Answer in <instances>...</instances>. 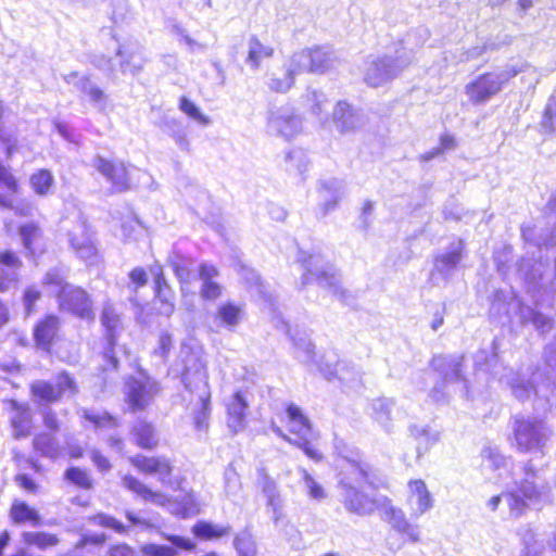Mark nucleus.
I'll list each match as a JSON object with an SVG mask.
<instances>
[{
	"instance_id": "nucleus-25",
	"label": "nucleus",
	"mask_w": 556,
	"mask_h": 556,
	"mask_svg": "<svg viewBox=\"0 0 556 556\" xmlns=\"http://www.w3.org/2000/svg\"><path fill=\"white\" fill-rule=\"evenodd\" d=\"M60 327L61 320L55 315H47L43 319L39 320L34 329L36 345L41 350L49 351Z\"/></svg>"
},
{
	"instance_id": "nucleus-20",
	"label": "nucleus",
	"mask_w": 556,
	"mask_h": 556,
	"mask_svg": "<svg viewBox=\"0 0 556 556\" xmlns=\"http://www.w3.org/2000/svg\"><path fill=\"white\" fill-rule=\"evenodd\" d=\"M22 265V260L15 252H0V293L17 288L20 282L18 270Z\"/></svg>"
},
{
	"instance_id": "nucleus-35",
	"label": "nucleus",
	"mask_w": 556,
	"mask_h": 556,
	"mask_svg": "<svg viewBox=\"0 0 556 556\" xmlns=\"http://www.w3.org/2000/svg\"><path fill=\"white\" fill-rule=\"evenodd\" d=\"M482 463L481 467L484 472L488 471H506L508 467V460L504 455L501 454L495 446H484L481 452ZM502 472H498V477Z\"/></svg>"
},
{
	"instance_id": "nucleus-11",
	"label": "nucleus",
	"mask_w": 556,
	"mask_h": 556,
	"mask_svg": "<svg viewBox=\"0 0 556 556\" xmlns=\"http://www.w3.org/2000/svg\"><path fill=\"white\" fill-rule=\"evenodd\" d=\"M378 510L380 511L381 519L388 522L397 533L406 536L409 542L417 543L420 541L418 526L413 525L404 511L394 506L389 497L381 496V504Z\"/></svg>"
},
{
	"instance_id": "nucleus-27",
	"label": "nucleus",
	"mask_w": 556,
	"mask_h": 556,
	"mask_svg": "<svg viewBox=\"0 0 556 556\" xmlns=\"http://www.w3.org/2000/svg\"><path fill=\"white\" fill-rule=\"evenodd\" d=\"M296 358L311 369L318 370L325 364V358L316 359L315 345L305 332H296L291 337Z\"/></svg>"
},
{
	"instance_id": "nucleus-8",
	"label": "nucleus",
	"mask_w": 556,
	"mask_h": 556,
	"mask_svg": "<svg viewBox=\"0 0 556 556\" xmlns=\"http://www.w3.org/2000/svg\"><path fill=\"white\" fill-rule=\"evenodd\" d=\"M287 416L289 431L296 437L294 445L301 448L311 459L319 462L323 455L312 444L318 439V433L312 428L308 418L294 404H290L287 407Z\"/></svg>"
},
{
	"instance_id": "nucleus-40",
	"label": "nucleus",
	"mask_w": 556,
	"mask_h": 556,
	"mask_svg": "<svg viewBox=\"0 0 556 556\" xmlns=\"http://www.w3.org/2000/svg\"><path fill=\"white\" fill-rule=\"evenodd\" d=\"M20 236L24 248L29 254H35L42 249V233L39 227L33 223L21 226Z\"/></svg>"
},
{
	"instance_id": "nucleus-63",
	"label": "nucleus",
	"mask_w": 556,
	"mask_h": 556,
	"mask_svg": "<svg viewBox=\"0 0 556 556\" xmlns=\"http://www.w3.org/2000/svg\"><path fill=\"white\" fill-rule=\"evenodd\" d=\"M41 298V292L36 286H28L23 293V304L25 307L26 316H29L35 311V304Z\"/></svg>"
},
{
	"instance_id": "nucleus-64",
	"label": "nucleus",
	"mask_w": 556,
	"mask_h": 556,
	"mask_svg": "<svg viewBox=\"0 0 556 556\" xmlns=\"http://www.w3.org/2000/svg\"><path fill=\"white\" fill-rule=\"evenodd\" d=\"M541 125L546 132L556 131V102L546 105Z\"/></svg>"
},
{
	"instance_id": "nucleus-50",
	"label": "nucleus",
	"mask_w": 556,
	"mask_h": 556,
	"mask_svg": "<svg viewBox=\"0 0 556 556\" xmlns=\"http://www.w3.org/2000/svg\"><path fill=\"white\" fill-rule=\"evenodd\" d=\"M165 127L166 132L175 141L178 148L188 152L190 150V142L181 123L172 118L166 122Z\"/></svg>"
},
{
	"instance_id": "nucleus-18",
	"label": "nucleus",
	"mask_w": 556,
	"mask_h": 556,
	"mask_svg": "<svg viewBox=\"0 0 556 556\" xmlns=\"http://www.w3.org/2000/svg\"><path fill=\"white\" fill-rule=\"evenodd\" d=\"M249 404L248 391H238L227 400V426L231 432L238 433L244 429Z\"/></svg>"
},
{
	"instance_id": "nucleus-55",
	"label": "nucleus",
	"mask_w": 556,
	"mask_h": 556,
	"mask_svg": "<svg viewBox=\"0 0 556 556\" xmlns=\"http://www.w3.org/2000/svg\"><path fill=\"white\" fill-rule=\"evenodd\" d=\"M54 386L56 389V392L59 393L60 400L62 397H70L74 396L77 391V384L75 380L66 372H61L54 378Z\"/></svg>"
},
{
	"instance_id": "nucleus-28",
	"label": "nucleus",
	"mask_w": 556,
	"mask_h": 556,
	"mask_svg": "<svg viewBox=\"0 0 556 556\" xmlns=\"http://www.w3.org/2000/svg\"><path fill=\"white\" fill-rule=\"evenodd\" d=\"M101 324L105 329L106 340L110 346L115 344L117 334L123 329L122 314L116 306L109 300L104 302L101 313Z\"/></svg>"
},
{
	"instance_id": "nucleus-37",
	"label": "nucleus",
	"mask_w": 556,
	"mask_h": 556,
	"mask_svg": "<svg viewBox=\"0 0 556 556\" xmlns=\"http://www.w3.org/2000/svg\"><path fill=\"white\" fill-rule=\"evenodd\" d=\"M410 433L416 440L418 457L427 453L440 440V433L429 427L413 426Z\"/></svg>"
},
{
	"instance_id": "nucleus-7",
	"label": "nucleus",
	"mask_w": 556,
	"mask_h": 556,
	"mask_svg": "<svg viewBox=\"0 0 556 556\" xmlns=\"http://www.w3.org/2000/svg\"><path fill=\"white\" fill-rule=\"evenodd\" d=\"M518 74L515 68L497 73H484L477 76L464 87V92L472 105H482L498 94L504 86Z\"/></svg>"
},
{
	"instance_id": "nucleus-30",
	"label": "nucleus",
	"mask_w": 556,
	"mask_h": 556,
	"mask_svg": "<svg viewBox=\"0 0 556 556\" xmlns=\"http://www.w3.org/2000/svg\"><path fill=\"white\" fill-rule=\"evenodd\" d=\"M218 270L210 264H202L200 266L199 278L202 281L201 296L206 300H215L222 293L220 286L214 280L217 277Z\"/></svg>"
},
{
	"instance_id": "nucleus-13",
	"label": "nucleus",
	"mask_w": 556,
	"mask_h": 556,
	"mask_svg": "<svg viewBox=\"0 0 556 556\" xmlns=\"http://www.w3.org/2000/svg\"><path fill=\"white\" fill-rule=\"evenodd\" d=\"M61 311L68 312L78 318L94 319L93 304L89 294L81 288L71 286L58 300Z\"/></svg>"
},
{
	"instance_id": "nucleus-48",
	"label": "nucleus",
	"mask_w": 556,
	"mask_h": 556,
	"mask_svg": "<svg viewBox=\"0 0 556 556\" xmlns=\"http://www.w3.org/2000/svg\"><path fill=\"white\" fill-rule=\"evenodd\" d=\"M518 534L523 545L520 556H539L541 554L542 546L535 540V533L530 526L522 527Z\"/></svg>"
},
{
	"instance_id": "nucleus-57",
	"label": "nucleus",
	"mask_w": 556,
	"mask_h": 556,
	"mask_svg": "<svg viewBox=\"0 0 556 556\" xmlns=\"http://www.w3.org/2000/svg\"><path fill=\"white\" fill-rule=\"evenodd\" d=\"M241 308L230 303L223 304L218 307L217 317L228 327H235L241 319Z\"/></svg>"
},
{
	"instance_id": "nucleus-32",
	"label": "nucleus",
	"mask_w": 556,
	"mask_h": 556,
	"mask_svg": "<svg viewBox=\"0 0 556 556\" xmlns=\"http://www.w3.org/2000/svg\"><path fill=\"white\" fill-rule=\"evenodd\" d=\"M394 401L388 397H379L371 402V416L388 432L392 431V412Z\"/></svg>"
},
{
	"instance_id": "nucleus-39",
	"label": "nucleus",
	"mask_w": 556,
	"mask_h": 556,
	"mask_svg": "<svg viewBox=\"0 0 556 556\" xmlns=\"http://www.w3.org/2000/svg\"><path fill=\"white\" fill-rule=\"evenodd\" d=\"M9 109L0 100V141L7 146V154L11 156L16 151L17 136L12 126L7 124Z\"/></svg>"
},
{
	"instance_id": "nucleus-49",
	"label": "nucleus",
	"mask_w": 556,
	"mask_h": 556,
	"mask_svg": "<svg viewBox=\"0 0 556 556\" xmlns=\"http://www.w3.org/2000/svg\"><path fill=\"white\" fill-rule=\"evenodd\" d=\"M29 182L36 194L45 197L50 192L54 178L49 170L39 169L30 176Z\"/></svg>"
},
{
	"instance_id": "nucleus-5",
	"label": "nucleus",
	"mask_w": 556,
	"mask_h": 556,
	"mask_svg": "<svg viewBox=\"0 0 556 556\" xmlns=\"http://www.w3.org/2000/svg\"><path fill=\"white\" fill-rule=\"evenodd\" d=\"M299 262L304 269L302 275L303 286L317 282L320 287L328 289L341 302H349L350 294L341 287L339 274L332 265L325 261L320 253L306 254L301 252Z\"/></svg>"
},
{
	"instance_id": "nucleus-21",
	"label": "nucleus",
	"mask_w": 556,
	"mask_h": 556,
	"mask_svg": "<svg viewBox=\"0 0 556 556\" xmlns=\"http://www.w3.org/2000/svg\"><path fill=\"white\" fill-rule=\"evenodd\" d=\"M542 379L541 372L533 374V378L531 382L525 383L519 378L508 379L507 383L510 384L513 393L519 400H525L530 396L533 392L536 396L547 399L548 395L553 392L554 383L549 379H544L539 383V380Z\"/></svg>"
},
{
	"instance_id": "nucleus-61",
	"label": "nucleus",
	"mask_w": 556,
	"mask_h": 556,
	"mask_svg": "<svg viewBox=\"0 0 556 556\" xmlns=\"http://www.w3.org/2000/svg\"><path fill=\"white\" fill-rule=\"evenodd\" d=\"M287 169L296 170L299 174H303L307 168V159L303 151L293 150L286 156Z\"/></svg>"
},
{
	"instance_id": "nucleus-4",
	"label": "nucleus",
	"mask_w": 556,
	"mask_h": 556,
	"mask_svg": "<svg viewBox=\"0 0 556 556\" xmlns=\"http://www.w3.org/2000/svg\"><path fill=\"white\" fill-rule=\"evenodd\" d=\"M185 388L194 394L200 408L194 416V422L198 429H203L207 425V418L211 412V390L208 386V374L206 363L198 355H190L185 365L182 374Z\"/></svg>"
},
{
	"instance_id": "nucleus-24",
	"label": "nucleus",
	"mask_w": 556,
	"mask_h": 556,
	"mask_svg": "<svg viewBox=\"0 0 556 556\" xmlns=\"http://www.w3.org/2000/svg\"><path fill=\"white\" fill-rule=\"evenodd\" d=\"M260 485L267 498V505L271 508L274 523L277 528H280L285 518L282 500L276 482L265 472L264 469L260 470Z\"/></svg>"
},
{
	"instance_id": "nucleus-60",
	"label": "nucleus",
	"mask_w": 556,
	"mask_h": 556,
	"mask_svg": "<svg viewBox=\"0 0 556 556\" xmlns=\"http://www.w3.org/2000/svg\"><path fill=\"white\" fill-rule=\"evenodd\" d=\"M241 275L249 283L251 290H254L258 295L264 296L266 300L271 301V295H268L265 292L264 285L261 282L258 275L253 269L241 267Z\"/></svg>"
},
{
	"instance_id": "nucleus-36",
	"label": "nucleus",
	"mask_w": 556,
	"mask_h": 556,
	"mask_svg": "<svg viewBox=\"0 0 556 556\" xmlns=\"http://www.w3.org/2000/svg\"><path fill=\"white\" fill-rule=\"evenodd\" d=\"M132 435L136 443L142 448L152 450L159 443L154 427L144 420H138L136 422L132 428Z\"/></svg>"
},
{
	"instance_id": "nucleus-45",
	"label": "nucleus",
	"mask_w": 556,
	"mask_h": 556,
	"mask_svg": "<svg viewBox=\"0 0 556 556\" xmlns=\"http://www.w3.org/2000/svg\"><path fill=\"white\" fill-rule=\"evenodd\" d=\"M299 71L294 66L292 60L287 67L286 73L282 77L271 76L268 78L267 86L271 91L275 92H287L294 84V78L299 75Z\"/></svg>"
},
{
	"instance_id": "nucleus-23",
	"label": "nucleus",
	"mask_w": 556,
	"mask_h": 556,
	"mask_svg": "<svg viewBox=\"0 0 556 556\" xmlns=\"http://www.w3.org/2000/svg\"><path fill=\"white\" fill-rule=\"evenodd\" d=\"M260 485L267 498V505L271 508L274 523L277 528H280L285 518L282 500L276 482L265 472L264 469L260 470Z\"/></svg>"
},
{
	"instance_id": "nucleus-14",
	"label": "nucleus",
	"mask_w": 556,
	"mask_h": 556,
	"mask_svg": "<svg viewBox=\"0 0 556 556\" xmlns=\"http://www.w3.org/2000/svg\"><path fill=\"white\" fill-rule=\"evenodd\" d=\"M407 505L410 515L419 518L430 511L434 506V497L428 490L426 482L421 479H414L407 483Z\"/></svg>"
},
{
	"instance_id": "nucleus-1",
	"label": "nucleus",
	"mask_w": 556,
	"mask_h": 556,
	"mask_svg": "<svg viewBox=\"0 0 556 556\" xmlns=\"http://www.w3.org/2000/svg\"><path fill=\"white\" fill-rule=\"evenodd\" d=\"M338 469V490L345 510L361 517L374 515L381 504V496L367 493L365 488H377V470L358 453L343 455Z\"/></svg>"
},
{
	"instance_id": "nucleus-15",
	"label": "nucleus",
	"mask_w": 556,
	"mask_h": 556,
	"mask_svg": "<svg viewBox=\"0 0 556 556\" xmlns=\"http://www.w3.org/2000/svg\"><path fill=\"white\" fill-rule=\"evenodd\" d=\"M68 240L80 258L92 261L96 257L97 248L86 220L79 219L68 230Z\"/></svg>"
},
{
	"instance_id": "nucleus-9",
	"label": "nucleus",
	"mask_w": 556,
	"mask_h": 556,
	"mask_svg": "<svg viewBox=\"0 0 556 556\" xmlns=\"http://www.w3.org/2000/svg\"><path fill=\"white\" fill-rule=\"evenodd\" d=\"M157 381L149 376L129 377L125 381V402L131 412L142 410L151 404L160 392Z\"/></svg>"
},
{
	"instance_id": "nucleus-58",
	"label": "nucleus",
	"mask_w": 556,
	"mask_h": 556,
	"mask_svg": "<svg viewBox=\"0 0 556 556\" xmlns=\"http://www.w3.org/2000/svg\"><path fill=\"white\" fill-rule=\"evenodd\" d=\"M83 417L93 424L96 428H115L116 419L108 413H97L93 410L83 409Z\"/></svg>"
},
{
	"instance_id": "nucleus-52",
	"label": "nucleus",
	"mask_w": 556,
	"mask_h": 556,
	"mask_svg": "<svg viewBox=\"0 0 556 556\" xmlns=\"http://www.w3.org/2000/svg\"><path fill=\"white\" fill-rule=\"evenodd\" d=\"M299 472L301 473L303 485L311 498L317 501L326 498L327 493L325 489L311 476L306 469L300 468Z\"/></svg>"
},
{
	"instance_id": "nucleus-26",
	"label": "nucleus",
	"mask_w": 556,
	"mask_h": 556,
	"mask_svg": "<svg viewBox=\"0 0 556 556\" xmlns=\"http://www.w3.org/2000/svg\"><path fill=\"white\" fill-rule=\"evenodd\" d=\"M464 243L452 242L447 250L435 257L434 269L444 277L451 276L463 260Z\"/></svg>"
},
{
	"instance_id": "nucleus-53",
	"label": "nucleus",
	"mask_w": 556,
	"mask_h": 556,
	"mask_svg": "<svg viewBox=\"0 0 556 556\" xmlns=\"http://www.w3.org/2000/svg\"><path fill=\"white\" fill-rule=\"evenodd\" d=\"M193 533L201 539L220 538L229 533V527H223L208 522H198L193 527Z\"/></svg>"
},
{
	"instance_id": "nucleus-29",
	"label": "nucleus",
	"mask_w": 556,
	"mask_h": 556,
	"mask_svg": "<svg viewBox=\"0 0 556 556\" xmlns=\"http://www.w3.org/2000/svg\"><path fill=\"white\" fill-rule=\"evenodd\" d=\"M68 84H74L81 92L89 97L93 105L104 109L106 105V94L96 84L91 83L88 77H79L77 73H72L66 77Z\"/></svg>"
},
{
	"instance_id": "nucleus-43",
	"label": "nucleus",
	"mask_w": 556,
	"mask_h": 556,
	"mask_svg": "<svg viewBox=\"0 0 556 556\" xmlns=\"http://www.w3.org/2000/svg\"><path fill=\"white\" fill-rule=\"evenodd\" d=\"M320 194L325 199L323 214L326 215L336 207L339 201L341 195V184L336 179L323 181L320 185Z\"/></svg>"
},
{
	"instance_id": "nucleus-54",
	"label": "nucleus",
	"mask_w": 556,
	"mask_h": 556,
	"mask_svg": "<svg viewBox=\"0 0 556 556\" xmlns=\"http://www.w3.org/2000/svg\"><path fill=\"white\" fill-rule=\"evenodd\" d=\"M117 55L121 56V71L123 73H130L132 75L139 73L143 66L142 58L136 55L134 52L117 50Z\"/></svg>"
},
{
	"instance_id": "nucleus-2",
	"label": "nucleus",
	"mask_w": 556,
	"mask_h": 556,
	"mask_svg": "<svg viewBox=\"0 0 556 556\" xmlns=\"http://www.w3.org/2000/svg\"><path fill=\"white\" fill-rule=\"evenodd\" d=\"M522 470L523 477L515 481L510 491L504 492L509 516L514 518L522 516L531 506L541 509L553 500L551 486L539 477L530 462L523 465Z\"/></svg>"
},
{
	"instance_id": "nucleus-42",
	"label": "nucleus",
	"mask_w": 556,
	"mask_h": 556,
	"mask_svg": "<svg viewBox=\"0 0 556 556\" xmlns=\"http://www.w3.org/2000/svg\"><path fill=\"white\" fill-rule=\"evenodd\" d=\"M48 292L55 295L59 300L63 291L72 285L65 281V275L58 268H52L46 273L41 281Z\"/></svg>"
},
{
	"instance_id": "nucleus-62",
	"label": "nucleus",
	"mask_w": 556,
	"mask_h": 556,
	"mask_svg": "<svg viewBox=\"0 0 556 556\" xmlns=\"http://www.w3.org/2000/svg\"><path fill=\"white\" fill-rule=\"evenodd\" d=\"M156 298L161 302V306L159 308L160 313L169 316L174 312V293L170 288H165L161 290H155Z\"/></svg>"
},
{
	"instance_id": "nucleus-22",
	"label": "nucleus",
	"mask_w": 556,
	"mask_h": 556,
	"mask_svg": "<svg viewBox=\"0 0 556 556\" xmlns=\"http://www.w3.org/2000/svg\"><path fill=\"white\" fill-rule=\"evenodd\" d=\"M130 462L141 472L157 476L162 483L168 481L173 471L169 460L164 456L148 457L136 455Z\"/></svg>"
},
{
	"instance_id": "nucleus-44",
	"label": "nucleus",
	"mask_w": 556,
	"mask_h": 556,
	"mask_svg": "<svg viewBox=\"0 0 556 556\" xmlns=\"http://www.w3.org/2000/svg\"><path fill=\"white\" fill-rule=\"evenodd\" d=\"M273 52L271 47L263 45L257 38L253 37L249 41L247 61L254 70H257L262 60L270 58Z\"/></svg>"
},
{
	"instance_id": "nucleus-6",
	"label": "nucleus",
	"mask_w": 556,
	"mask_h": 556,
	"mask_svg": "<svg viewBox=\"0 0 556 556\" xmlns=\"http://www.w3.org/2000/svg\"><path fill=\"white\" fill-rule=\"evenodd\" d=\"M552 430L538 417L516 416L513 422L511 445L520 453L544 454Z\"/></svg>"
},
{
	"instance_id": "nucleus-59",
	"label": "nucleus",
	"mask_w": 556,
	"mask_h": 556,
	"mask_svg": "<svg viewBox=\"0 0 556 556\" xmlns=\"http://www.w3.org/2000/svg\"><path fill=\"white\" fill-rule=\"evenodd\" d=\"M225 493L227 496H235L241 489V481L235 467L230 464L224 472Z\"/></svg>"
},
{
	"instance_id": "nucleus-38",
	"label": "nucleus",
	"mask_w": 556,
	"mask_h": 556,
	"mask_svg": "<svg viewBox=\"0 0 556 556\" xmlns=\"http://www.w3.org/2000/svg\"><path fill=\"white\" fill-rule=\"evenodd\" d=\"M463 357H444L437 356L432 361L433 367L439 370L445 381H456L462 378L460 366Z\"/></svg>"
},
{
	"instance_id": "nucleus-41",
	"label": "nucleus",
	"mask_w": 556,
	"mask_h": 556,
	"mask_svg": "<svg viewBox=\"0 0 556 556\" xmlns=\"http://www.w3.org/2000/svg\"><path fill=\"white\" fill-rule=\"evenodd\" d=\"M34 448L40 453L41 456L55 459L61 456L62 450L59 446L56 439L50 433H40L33 440Z\"/></svg>"
},
{
	"instance_id": "nucleus-10",
	"label": "nucleus",
	"mask_w": 556,
	"mask_h": 556,
	"mask_svg": "<svg viewBox=\"0 0 556 556\" xmlns=\"http://www.w3.org/2000/svg\"><path fill=\"white\" fill-rule=\"evenodd\" d=\"M291 60L300 74H324L334 65L337 58L329 48L315 47L294 53Z\"/></svg>"
},
{
	"instance_id": "nucleus-16",
	"label": "nucleus",
	"mask_w": 556,
	"mask_h": 556,
	"mask_svg": "<svg viewBox=\"0 0 556 556\" xmlns=\"http://www.w3.org/2000/svg\"><path fill=\"white\" fill-rule=\"evenodd\" d=\"M92 166L112 184L115 191L122 192L129 189V175L124 163L97 156L93 159Z\"/></svg>"
},
{
	"instance_id": "nucleus-56",
	"label": "nucleus",
	"mask_w": 556,
	"mask_h": 556,
	"mask_svg": "<svg viewBox=\"0 0 556 556\" xmlns=\"http://www.w3.org/2000/svg\"><path fill=\"white\" fill-rule=\"evenodd\" d=\"M179 110L203 126H206L211 123L210 117L204 115L195 105V103H193L187 97H181L179 99Z\"/></svg>"
},
{
	"instance_id": "nucleus-51",
	"label": "nucleus",
	"mask_w": 556,
	"mask_h": 556,
	"mask_svg": "<svg viewBox=\"0 0 556 556\" xmlns=\"http://www.w3.org/2000/svg\"><path fill=\"white\" fill-rule=\"evenodd\" d=\"M22 539L27 545H35L40 549L55 546L59 543L56 535L48 532H23Z\"/></svg>"
},
{
	"instance_id": "nucleus-34",
	"label": "nucleus",
	"mask_w": 556,
	"mask_h": 556,
	"mask_svg": "<svg viewBox=\"0 0 556 556\" xmlns=\"http://www.w3.org/2000/svg\"><path fill=\"white\" fill-rule=\"evenodd\" d=\"M15 413L11 418V426L13 429V437L15 439L26 438L30 434L33 424H31V413L28 407L17 406L14 403Z\"/></svg>"
},
{
	"instance_id": "nucleus-46",
	"label": "nucleus",
	"mask_w": 556,
	"mask_h": 556,
	"mask_svg": "<svg viewBox=\"0 0 556 556\" xmlns=\"http://www.w3.org/2000/svg\"><path fill=\"white\" fill-rule=\"evenodd\" d=\"M11 518L15 523L30 522L33 526L40 525V516L36 509L26 503H14L11 508Z\"/></svg>"
},
{
	"instance_id": "nucleus-31",
	"label": "nucleus",
	"mask_w": 556,
	"mask_h": 556,
	"mask_svg": "<svg viewBox=\"0 0 556 556\" xmlns=\"http://www.w3.org/2000/svg\"><path fill=\"white\" fill-rule=\"evenodd\" d=\"M168 263H169L170 267L173 268L179 282L181 283V291L185 292V290H186L185 286L190 283L191 280L194 278V275H193L194 262H193V260L186 257L178 253H173L168 258Z\"/></svg>"
},
{
	"instance_id": "nucleus-19",
	"label": "nucleus",
	"mask_w": 556,
	"mask_h": 556,
	"mask_svg": "<svg viewBox=\"0 0 556 556\" xmlns=\"http://www.w3.org/2000/svg\"><path fill=\"white\" fill-rule=\"evenodd\" d=\"M332 122L341 134H348L359 129L364 125L363 114L346 101H338L333 112Z\"/></svg>"
},
{
	"instance_id": "nucleus-47",
	"label": "nucleus",
	"mask_w": 556,
	"mask_h": 556,
	"mask_svg": "<svg viewBox=\"0 0 556 556\" xmlns=\"http://www.w3.org/2000/svg\"><path fill=\"white\" fill-rule=\"evenodd\" d=\"M31 392L40 403H53L60 400L54 382L37 380L31 384Z\"/></svg>"
},
{
	"instance_id": "nucleus-17",
	"label": "nucleus",
	"mask_w": 556,
	"mask_h": 556,
	"mask_svg": "<svg viewBox=\"0 0 556 556\" xmlns=\"http://www.w3.org/2000/svg\"><path fill=\"white\" fill-rule=\"evenodd\" d=\"M325 364L318 366V371L328 380L338 378L344 383L352 384L359 380V370L345 362H339L336 355H323Z\"/></svg>"
},
{
	"instance_id": "nucleus-12",
	"label": "nucleus",
	"mask_w": 556,
	"mask_h": 556,
	"mask_svg": "<svg viewBox=\"0 0 556 556\" xmlns=\"http://www.w3.org/2000/svg\"><path fill=\"white\" fill-rule=\"evenodd\" d=\"M268 130L289 140L302 131V118L292 108L274 109L268 115Z\"/></svg>"
},
{
	"instance_id": "nucleus-3",
	"label": "nucleus",
	"mask_w": 556,
	"mask_h": 556,
	"mask_svg": "<svg viewBox=\"0 0 556 556\" xmlns=\"http://www.w3.org/2000/svg\"><path fill=\"white\" fill-rule=\"evenodd\" d=\"M419 47V43L413 45L412 36H407L392 51L369 58L364 72L365 81L371 87L391 81L412 63L416 48Z\"/></svg>"
},
{
	"instance_id": "nucleus-33",
	"label": "nucleus",
	"mask_w": 556,
	"mask_h": 556,
	"mask_svg": "<svg viewBox=\"0 0 556 556\" xmlns=\"http://www.w3.org/2000/svg\"><path fill=\"white\" fill-rule=\"evenodd\" d=\"M123 485L142 497L146 502H151L156 505H164L166 503V496L163 493L152 491L132 476H125L123 478Z\"/></svg>"
}]
</instances>
